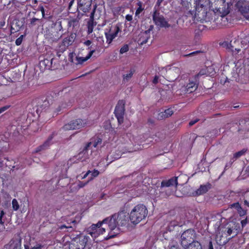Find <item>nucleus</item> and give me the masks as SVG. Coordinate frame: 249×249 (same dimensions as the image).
Here are the masks:
<instances>
[{"instance_id":"1","label":"nucleus","mask_w":249,"mask_h":249,"mask_svg":"<svg viewBox=\"0 0 249 249\" xmlns=\"http://www.w3.org/2000/svg\"><path fill=\"white\" fill-rule=\"evenodd\" d=\"M129 218L128 213L124 210L120 211L118 213L105 218L104 222H107L110 230L105 239L108 240L115 237L119 233V227H124L127 225Z\"/></svg>"},{"instance_id":"2","label":"nucleus","mask_w":249,"mask_h":249,"mask_svg":"<svg viewBox=\"0 0 249 249\" xmlns=\"http://www.w3.org/2000/svg\"><path fill=\"white\" fill-rule=\"evenodd\" d=\"M147 214V207L143 204H139L131 210L129 217L131 223L133 224H137L145 219Z\"/></svg>"},{"instance_id":"3","label":"nucleus","mask_w":249,"mask_h":249,"mask_svg":"<svg viewBox=\"0 0 249 249\" xmlns=\"http://www.w3.org/2000/svg\"><path fill=\"white\" fill-rule=\"evenodd\" d=\"M217 225L218 227L217 233L220 235L221 237L227 238L231 236L232 233H234L232 237L237 235V229H235L234 224L227 223L225 224H218Z\"/></svg>"},{"instance_id":"4","label":"nucleus","mask_w":249,"mask_h":249,"mask_svg":"<svg viewBox=\"0 0 249 249\" xmlns=\"http://www.w3.org/2000/svg\"><path fill=\"white\" fill-rule=\"evenodd\" d=\"M205 0H197L196 1L195 11H193L192 14H194L195 18L197 19H205L207 14V7L203 4Z\"/></svg>"},{"instance_id":"5","label":"nucleus","mask_w":249,"mask_h":249,"mask_svg":"<svg viewBox=\"0 0 249 249\" xmlns=\"http://www.w3.org/2000/svg\"><path fill=\"white\" fill-rule=\"evenodd\" d=\"M89 237L81 235L72 240L69 244V249H84Z\"/></svg>"},{"instance_id":"6","label":"nucleus","mask_w":249,"mask_h":249,"mask_svg":"<svg viewBox=\"0 0 249 249\" xmlns=\"http://www.w3.org/2000/svg\"><path fill=\"white\" fill-rule=\"evenodd\" d=\"M125 104V102L124 100H119L114 110L115 116L117 118L119 124H121L124 123Z\"/></svg>"},{"instance_id":"7","label":"nucleus","mask_w":249,"mask_h":249,"mask_svg":"<svg viewBox=\"0 0 249 249\" xmlns=\"http://www.w3.org/2000/svg\"><path fill=\"white\" fill-rule=\"evenodd\" d=\"M88 124L87 120L77 119L71 121L63 126L64 130L78 129L85 126Z\"/></svg>"},{"instance_id":"8","label":"nucleus","mask_w":249,"mask_h":249,"mask_svg":"<svg viewBox=\"0 0 249 249\" xmlns=\"http://www.w3.org/2000/svg\"><path fill=\"white\" fill-rule=\"evenodd\" d=\"M120 31L119 27L117 26H110L105 30V35L106 38V42L110 44L113 40L117 36Z\"/></svg>"},{"instance_id":"9","label":"nucleus","mask_w":249,"mask_h":249,"mask_svg":"<svg viewBox=\"0 0 249 249\" xmlns=\"http://www.w3.org/2000/svg\"><path fill=\"white\" fill-rule=\"evenodd\" d=\"M196 236V233L193 229H188L184 231L181 235V243L182 246L187 247L191 243Z\"/></svg>"},{"instance_id":"10","label":"nucleus","mask_w":249,"mask_h":249,"mask_svg":"<svg viewBox=\"0 0 249 249\" xmlns=\"http://www.w3.org/2000/svg\"><path fill=\"white\" fill-rule=\"evenodd\" d=\"M102 142V139L98 137L92 138L90 140V142L87 143L85 146L83 151L79 153L78 154L79 158H81V156L83 154L85 155L87 153V151L89 148H96L101 145Z\"/></svg>"},{"instance_id":"11","label":"nucleus","mask_w":249,"mask_h":249,"mask_svg":"<svg viewBox=\"0 0 249 249\" xmlns=\"http://www.w3.org/2000/svg\"><path fill=\"white\" fill-rule=\"evenodd\" d=\"M152 17L153 20L156 25L165 28H168L170 26L163 16L160 15V12L157 10L154 11Z\"/></svg>"},{"instance_id":"12","label":"nucleus","mask_w":249,"mask_h":249,"mask_svg":"<svg viewBox=\"0 0 249 249\" xmlns=\"http://www.w3.org/2000/svg\"><path fill=\"white\" fill-rule=\"evenodd\" d=\"M92 1L79 0L77 2V10L80 9L83 12L81 16L87 15V14L89 12L91 9Z\"/></svg>"},{"instance_id":"13","label":"nucleus","mask_w":249,"mask_h":249,"mask_svg":"<svg viewBox=\"0 0 249 249\" xmlns=\"http://www.w3.org/2000/svg\"><path fill=\"white\" fill-rule=\"evenodd\" d=\"M236 6L241 15L246 19L249 20V5H248L246 3L239 1L236 3Z\"/></svg>"},{"instance_id":"14","label":"nucleus","mask_w":249,"mask_h":249,"mask_svg":"<svg viewBox=\"0 0 249 249\" xmlns=\"http://www.w3.org/2000/svg\"><path fill=\"white\" fill-rule=\"evenodd\" d=\"M76 37L75 33H71L67 36L64 37L62 41L61 46L64 47V49L66 50L68 47L71 45L74 42Z\"/></svg>"},{"instance_id":"15","label":"nucleus","mask_w":249,"mask_h":249,"mask_svg":"<svg viewBox=\"0 0 249 249\" xmlns=\"http://www.w3.org/2000/svg\"><path fill=\"white\" fill-rule=\"evenodd\" d=\"M54 133H53L42 144L38 146L36 148L34 153H38L48 149L53 144L52 140L54 137Z\"/></svg>"},{"instance_id":"16","label":"nucleus","mask_w":249,"mask_h":249,"mask_svg":"<svg viewBox=\"0 0 249 249\" xmlns=\"http://www.w3.org/2000/svg\"><path fill=\"white\" fill-rule=\"evenodd\" d=\"M178 184V177H173L169 179L163 180L161 182L160 188L174 186L177 187Z\"/></svg>"},{"instance_id":"17","label":"nucleus","mask_w":249,"mask_h":249,"mask_svg":"<svg viewBox=\"0 0 249 249\" xmlns=\"http://www.w3.org/2000/svg\"><path fill=\"white\" fill-rule=\"evenodd\" d=\"M95 52V50H91L89 52L88 54L85 57L80 56V53H79L77 56H76V60L77 64H82L88 60H89L93 55V53Z\"/></svg>"},{"instance_id":"18","label":"nucleus","mask_w":249,"mask_h":249,"mask_svg":"<svg viewBox=\"0 0 249 249\" xmlns=\"http://www.w3.org/2000/svg\"><path fill=\"white\" fill-rule=\"evenodd\" d=\"M249 131V119L240 120L239 122V127L238 131L246 132Z\"/></svg>"},{"instance_id":"19","label":"nucleus","mask_w":249,"mask_h":249,"mask_svg":"<svg viewBox=\"0 0 249 249\" xmlns=\"http://www.w3.org/2000/svg\"><path fill=\"white\" fill-rule=\"evenodd\" d=\"M210 187L211 184L210 183H208V185H201L199 188L195 192V193L194 194V195L200 196L205 194L210 189Z\"/></svg>"},{"instance_id":"20","label":"nucleus","mask_w":249,"mask_h":249,"mask_svg":"<svg viewBox=\"0 0 249 249\" xmlns=\"http://www.w3.org/2000/svg\"><path fill=\"white\" fill-rule=\"evenodd\" d=\"M197 88V85L193 81H190L185 87V91L187 93H190L195 91Z\"/></svg>"},{"instance_id":"21","label":"nucleus","mask_w":249,"mask_h":249,"mask_svg":"<svg viewBox=\"0 0 249 249\" xmlns=\"http://www.w3.org/2000/svg\"><path fill=\"white\" fill-rule=\"evenodd\" d=\"M68 25L69 28L72 27L73 31H76L80 26L79 20L77 18L71 19L69 21Z\"/></svg>"},{"instance_id":"22","label":"nucleus","mask_w":249,"mask_h":249,"mask_svg":"<svg viewBox=\"0 0 249 249\" xmlns=\"http://www.w3.org/2000/svg\"><path fill=\"white\" fill-rule=\"evenodd\" d=\"M150 30H148L142 33L140 38V41L141 44H145L147 43L148 38H149Z\"/></svg>"},{"instance_id":"23","label":"nucleus","mask_w":249,"mask_h":249,"mask_svg":"<svg viewBox=\"0 0 249 249\" xmlns=\"http://www.w3.org/2000/svg\"><path fill=\"white\" fill-rule=\"evenodd\" d=\"M185 249H202L201 244L197 241H193Z\"/></svg>"},{"instance_id":"24","label":"nucleus","mask_w":249,"mask_h":249,"mask_svg":"<svg viewBox=\"0 0 249 249\" xmlns=\"http://www.w3.org/2000/svg\"><path fill=\"white\" fill-rule=\"evenodd\" d=\"M135 71V68H131L127 73L123 75L124 81L128 82L132 78Z\"/></svg>"},{"instance_id":"25","label":"nucleus","mask_w":249,"mask_h":249,"mask_svg":"<svg viewBox=\"0 0 249 249\" xmlns=\"http://www.w3.org/2000/svg\"><path fill=\"white\" fill-rule=\"evenodd\" d=\"M106 231L105 228H99L97 231H89V234L92 237L96 238L101 234H103Z\"/></svg>"},{"instance_id":"26","label":"nucleus","mask_w":249,"mask_h":249,"mask_svg":"<svg viewBox=\"0 0 249 249\" xmlns=\"http://www.w3.org/2000/svg\"><path fill=\"white\" fill-rule=\"evenodd\" d=\"M138 8L136 9L135 13V19L138 20L140 18V14L144 10V8L142 6V2L140 1H138L137 3Z\"/></svg>"},{"instance_id":"27","label":"nucleus","mask_w":249,"mask_h":249,"mask_svg":"<svg viewBox=\"0 0 249 249\" xmlns=\"http://www.w3.org/2000/svg\"><path fill=\"white\" fill-rule=\"evenodd\" d=\"M103 224H107V222H104V220L102 221H99L96 224H92L90 227V231H97V229L102 226Z\"/></svg>"},{"instance_id":"28","label":"nucleus","mask_w":249,"mask_h":249,"mask_svg":"<svg viewBox=\"0 0 249 249\" xmlns=\"http://www.w3.org/2000/svg\"><path fill=\"white\" fill-rule=\"evenodd\" d=\"M247 149H243L242 150L235 153L233 155V158H234L235 159H237L240 158L242 156L244 155L247 152Z\"/></svg>"},{"instance_id":"29","label":"nucleus","mask_w":249,"mask_h":249,"mask_svg":"<svg viewBox=\"0 0 249 249\" xmlns=\"http://www.w3.org/2000/svg\"><path fill=\"white\" fill-rule=\"evenodd\" d=\"M12 208L14 211H17L19 208V205L16 198H14L12 201Z\"/></svg>"},{"instance_id":"30","label":"nucleus","mask_w":249,"mask_h":249,"mask_svg":"<svg viewBox=\"0 0 249 249\" xmlns=\"http://www.w3.org/2000/svg\"><path fill=\"white\" fill-rule=\"evenodd\" d=\"M41 19L37 18H33L29 20L28 25L29 27H33L36 24L37 22H40Z\"/></svg>"},{"instance_id":"31","label":"nucleus","mask_w":249,"mask_h":249,"mask_svg":"<svg viewBox=\"0 0 249 249\" xmlns=\"http://www.w3.org/2000/svg\"><path fill=\"white\" fill-rule=\"evenodd\" d=\"M180 4L181 5L185 7L187 10H188L191 6V3L189 0H180Z\"/></svg>"},{"instance_id":"32","label":"nucleus","mask_w":249,"mask_h":249,"mask_svg":"<svg viewBox=\"0 0 249 249\" xmlns=\"http://www.w3.org/2000/svg\"><path fill=\"white\" fill-rule=\"evenodd\" d=\"M237 212L240 217L245 216L247 214V211L244 209L241 206L237 209Z\"/></svg>"},{"instance_id":"33","label":"nucleus","mask_w":249,"mask_h":249,"mask_svg":"<svg viewBox=\"0 0 249 249\" xmlns=\"http://www.w3.org/2000/svg\"><path fill=\"white\" fill-rule=\"evenodd\" d=\"M90 173L91 177L89 180V181H90L92 180L94 178L98 177L100 174V172L98 170L96 169H94L93 171H91Z\"/></svg>"},{"instance_id":"34","label":"nucleus","mask_w":249,"mask_h":249,"mask_svg":"<svg viewBox=\"0 0 249 249\" xmlns=\"http://www.w3.org/2000/svg\"><path fill=\"white\" fill-rule=\"evenodd\" d=\"M37 11H39L41 12L42 18H47V17L45 16L44 8L42 5L40 4L38 5Z\"/></svg>"},{"instance_id":"35","label":"nucleus","mask_w":249,"mask_h":249,"mask_svg":"<svg viewBox=\"0 0 249 249\" xmlns=\"http://www.w3.org/2000/svg\"><path fill=\"white\" fill-rule=\"evenodd\" d=\"M129 50V47L127 44L124 45L123 47H122L120 50V53L121 54H123Z\"/></svg>"},{"instance_id":"36","label":"nucleus","mask_w":249,"mask_h":249,"mask_svg":"<svg viewBox=\"0 0 249 249\" xmlns=\"http://www.w3.org/2000/svg\"><path fill=\"white\" fill-rule=\"evenodd\" d=\"M164 112L165 113V115H166L165 117H166L167 118L170 117L173 114V111L171 108H168L165 109Z\"/></svg>"},{"instance_id":"37","label":"nucleus","mask_w":249,"mask_h":249,"mask_svg":"<svg viewBox=\"0 0 249 249\" xmlns=\"http://www.w3.org/2000/svg\"><path fill=\"white\" fill-rule=\"evenodd\" d=\"M166 115H165V113L164 112V111L163 112H160V113H158V115L157 116V119L158 120H163V119H164L165 118H167L166 117H165Z\"/></svg>"},{"instance_id":"38","label":"nucleus","mask_w":249,"mask_h":249,"mask_svg":"<svg viewBox=\"0 0 249 249\" xmlns=\"http://www.w3.org/2000/svg\"><path fill=\"white\" fill-rule=\"evenodd\" d=\"M4 215L5 212L3 210H1L0 212V224L2 225L3 227L4 226V222L3 221L2 218Z\"/></svg>"},{"instance_id":"39","label":"nucleus","mask_w":249,"mask_h":249,"mask_svg":"<svg viewBox=\"0 0 249 249\" xmlns=\"http://www.w3.org/2000/svg\"><path fill=\"white\" fill-rule=\"evenodd\" d=\"M89 182V180H88L87 182H84L83 181H79L77 184L78 189L84 187L85 185H86L88 184V183Z\"/></svg>"},{"instance_id":"40","label":"nucleus","mask_w":249,"mask_h":249,"mask_svg":"<svg viewBox=\"0 0 249 249\" xmlns=\"http://www.w3.org/2000/svg\"><path fill=\"white\" fill-rule=\"evenodd\" d=\"M241 205L240 204V203L239 202H235V203H232V204H231V208H235L236 211L237 210V209H238L240 207H241Z\"/></svg>"},{"instance_id":"41","label":"nucleus","mask_w":249,"mask_h":249,"mask_svg":"<svg viewBox=\"0 0 249 249\" xmlns=\"http://www.w3.org/2000/svg\"><path fill=\"white\" fill-rule=\"evenodd\" d=\"M228 4V7L226 9H224V10H222V11H223V15L224 16H226L227 15H228L230 12V7H229V3H227Z\"/></svg>"},{"instance_id":"42","label":"nucleus","mask_w":249,"mask_h":249,"mask_svg":"<svg viewBox=\"0 0 249 249\" xmlns=\"http://www.w3.org/2000/svg\"><path fill=\"white\" fill-rule=\"evenodd\" d=\"M22 37L23 36L22 35L16 39L15 43L17 45L19 46L21 44L22 41Z\"/></svg>"},{"instance_id":"43","label":"nucleus","mask_w":249,"mask_h":249,"mask_svg":"<svg viewBox=\"0 0 249 249\" xmlns=\"http://www.w3.org/2000/svg\"><path fill=\"white\" fill-rule=\"evenodd\" d=\"M95 8L96 7H95L93 10L92 11V12H91L90 14V20L89 21H91V22H93V20H94V14H95Z\"/></svg>"},{"instance_id":"44","label":"nucleus","mask_w":249,"mask_h":249,"mask_svg":"<svg viewBox=\"0 0 249 249\" xmlns=\"http://www.w3.org/2000/svg\"><path fill=\"white\" fill-rule=\"evenodd\" d=\"M248 220L247 217H246L245 219L241 220V224L242 228H244L246 226V225H247V224L248 223Z\"/></svg>"},{"instance_id":"45","label":"nucleus","mask_w":249,"mask_h":249,"mask_svg":"<svg viewBox=\"0 0 249 249\" xmlns=\"http://www.w3.org/2000/svg\"><path fill=\"white\" fill-rule=\"evenodd\" d=\"M9 107H10V106H5L0 107V114L3 112L7 109H8L9 108Z\"/></svg>"},{"instance_id":"46","label":"nucleus","mask_w":249,"mask_h":249,"mask_svg":"<svg viewBox=\"0 0 249 249\" xmlns=\"http://www.w3.org/2000/svg\"><path fill=\"white\" fill-rule=\"evenodd\" d=\"M159 77L158 75H155L154 77L153 81H152V83L155 85L158 84L159 82Z\"/></svg>"},{"instance_id":"47","label":"nucleus","mask_w":249,"mask_h":249,"mask_svg":"<svg viewBox=\"0 0 249 249\" xmlns=\"http://www.w3.org/2000/svg\"><path fill=\"white\" fill-rule=\"evenodd\" d=\"M5 24V19H0V29L2 28Z\"/></svg>"},{"instance_id":"48","label":"nucleus","mask_w":249,"mask_h":249,"mask_svg":"<svg viewBox=\"0 0 249 249\" xmlns=\"http://www.w3.org/2000/svg\"><path fill=\"white\" fill-rule=\"evenodd\" d=\"M133 19L132 16L131 15L127 14L125 16V19L127 21H131Z\"/></svg>"},{"instance_id":"49","label":"nucleus","mask_w":249,"mask_h":249,"mask_svg":"<svg viewBox=\"0 0 249 249\" xmlns=\"http://www.w3.org/2000/svg\"><path fill=\"white\" fill-rule=\"evenodd\" d=\"M198 121H199L198 119H196L194 120H192L189 122V124L190 126H192L194 124H195Z\"/></svg>"},{"instance_id":"50","label":"nucleus","mask_w":249,"mask_h":249,"mask_svg":"<svg viewBox=\"0 0 249 249\" xmlns=\"http://www.w3.org/2000/svg\"><path fill=\"white\" fill-rule=\"evenodd\" d=\"M74 0H71L69 3V6H68V10L69 11H71V7L72 6V5L74 3Z\"/></svg>"},{"instance_id":"51","label":"nucleus","mask_w":249,"mask_h":249,"mask_svg":"<svg viewBox=\"0 0 249 249\" xmlns=\"http://www.w3.org/2000/svg\"><path fill=\"white\" fill-rule=\"evenodd\" d=\"M147 123L149 124H154L155 123V121L152 118H149L147 120Z\"/></svg>"},{"instance_id":"52","label":"nucleus","mask_w":249,"mask_h":249,"mask_svg":"<svg viewBox=\"0 0 249 249\" xmlns=\"http://www.w3.org/2000/svg\"><path fill=\"white\" fill-rule=\"evenodd\" d=\"M42 246L41 244H37L36 247H34L31 249H42Z\"/></svg>"},{"instance_id":"53","label":"nucleus","mask_w":249,"mask_h":249,"mask_svg":"<svg viewBox=\"0 0 249 249\" xmlns=\"http://www.w3.org/2000/svg\"><path fill=\"white\" fill-rule=\"evenodd\" d=\"M92 42L90 40H87L84 42V44L88 46H89L91 44Z\"/></svg>"},{"instance_id":"54","label":"nucleus","mask_w":249,"mask_h":249,"mask_svg":"<svg viewBox=\"0 0 249 249\" xmlns=\"http://www.w3.org/2000/svg\"><path fill=\"white\" fill-rule=\"evenodd\" d=\"M208 249H213L212 241L210 240L208 245Z\"/></svg>"},{"instance_id":"55","label":"nucleus","mask_w":249,"mask_h":249,"mask_svg":"<svg viewBox=\"0 0 249 249\" xmlns=\"http://www.w3.org/2000/svg\"><path fill=\"white\" fill-rule=\"evenodd\" d=\"M201 52V51H195V52H193L189 53L187 55H189V56L193 55L195 54L200 53Z\"/></svg>"},{"instance_id":"56","label":"nucleus","mask_w":249,"mask_h":249,"mask_svg":"<svg viewBox=\"0 0 249 249\" xmlns=\"http://www.w3.org/2000/svg\"><path fill=\"white\" fill-rule=\"evenodd\" d=\"M71 228L72 227L71 226H66V225L64 224V225H61L60 227V229H63V228Z\"/></svg>"},{"instance_id":"57","label":"nucleus","mask_w":249,"mask_h":249,"mask_svg":"<svg viewBox=\"0 0 249 249\" xmlns=\"http://www.w3.org/2000/svg\"><path fill=\"white\" fill-rule=\"evenodd\" d=\"M90 172H91V171H90V170L88 171L87 172L83 177V178H87V176L90 173Z\"/></svg>"},{"instance_id":"58","label":"nucleus","mask_w":249,"mask_h":249,"mask_svg":"<svg viewBox=\"0 0 249 249\" xmlns=\"http://www.w3.org/2000/svg\"><path fill=\"white\" fill-rule=\"evenodd\" d=\"M169 249H180L177 245H173L171 246Z\"/></svg>"},{"instance_id":"59","label":"nucleus","mask_w":249,"mask_h":249,"mask_svg":"<svg viewBox=\"0 0 249 249\" xmlns=\"http://www.w3.org/2000/svg\"><path fill=\"white\" fill-rule=\"evenodd\" d=\"M244 204L245 205L247 206V207H249V201H248L246 199H245L244 200Z\"/></svg>"},{"instance_id":"60","label":"nucleus","mask_w":249,"mask_h":249,"mask_svg":"<svg viewBox=\"0 0 249 249\" xmlns=\"http://www.w3.org/2000/svg\"><path fill=\"white\" fill-rule=\"evenodd\" d=\"M163 1V0H157L156 2V5L158 6H160L162 2Z\"/></svg>"},{"instance_id":"61","label":"nucleus","mask_w":249,"mask_h":249,"mask_svg":"<svg viewBox=\"0 0 249 249\" xmlns=\"http://www.w3.org/2000/svg\"><path fill=\"white\" fill-rule=\"evenodd\" d=\"M61 36H58L56 37L55 38H53V40L54 41H57L60 37Z\"/></svg>"},{"instance_id":"62","label":"nucleus","mask_w":249,"mask_h":249,"mask_svg":"<svg viewBox=\"0 0 249 249\" xmlns=\"http://www.w3.org/2000/svg\"><path fill=\"white\" fill-rule=\"evenodd\" d=\"M59 26H60L59 31H60L62 29V26L61 25V22H59Z\"/></svg>"},{"instance_id":"63","label":"nucleus","mask_w":249,"mask_h":249,"mask_svg":"<svg viewBox=\"0 0 249 249\" xmlns=\"http://www.w3.org/2000/svg\"><path fill=\"white\" fill-rule=\"evenodd\" d=\"M229 167V165H228V164H227L226 165H225V170H226Z\"/></svg>"},{"instance_id":"64","label":"nucleus","mask_w":249,"mask_h":249,"mask_svg":"<svg viewBox=\"0 0 249 249\" xmlns=\"http://www.w3.org/2000/svg\"><path fill=\"white\" fill-rule=\"evenodd\" d=\"M25 249H31L28 246H25Z\"/></svg>"}]
</instances>
